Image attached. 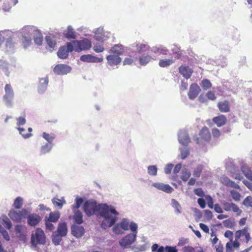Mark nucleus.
I'll list each match as a JSON object with an SVG mask.
<instances>
[{
	"label": "nucleus",
	"instance_id": "39448f33",
	"mask_svg": "<svg viewBox=\"0 0 252 252\" xmlns=\"http://www.w3.org/2000/svg\"><path fill=\"white\" fill-rule=\"evenodd\" d=\"M73 43L74 45V50L78 52L89 49L91 47V42L87 39L80 41L75 40L73 41Z\"/></svg>",
	"mask_w": 252,
	"mask_h": 252
},
{
	"label": "nucleus",
	"instance_id": "72a5a7b5",
	"mask_svg": "<svg viewBox=\"0 0 252 252\" xmlns=\"http://www.w3.org/2000/svg\"><path fill=\"white\" fill-rule=\"evenodd\" d=\"M45 40L47 45L50 48L53 49L56 46V42L52 37L47 36L45 38Z\"/></svg>",
	"mask_w": 252,
	"mask_h": 252
},
{
	"label": "nucleus",
	"instance_id": "bf43d9fd",
	"mask_svg": "<svg viewBox=\"0 0 252 252\" xmlns=\"http://www.w3.org/2000/svg\"><path fill=\"white\" fill-rule=\"evenodd\" d=\"M3 225L5 228L9 230L11 228L12 223L8 218H6L5 219L3 220Z\"/></svg>",
	"mask_w": 252,
	"mask_h": 252
},
{
	"label": "nucleus",
	"instance_id": "338daca9",
	"mask_svg": "<svg viewBox=\"0 0 252 252\" xmlns=\"http://www.w3.org/2000/svg\"><path fill=\"white\" fill-rule=\"evenodd\" d=\"M66 48L68 53L71 52L73 50H74V45L73 42H67Z\"/></svg>",
	"mask_w": 252,
	"mask_h": 252
},
{
	"label": "nucleus",
	"instance_id": "5fc2aeb1",
	"mask_svg": "<svg viewBox=\"0 0 252 252\" xmlns=\"http://www.w3.org/2000/svg\"><path fill=\"white\" fill-rule=\"evenodd\" d=\"M206 96L207 98L211 100H215L216 99V96L215 95V93L214 91H210L207 92L206 94Z\"/></svg>",
	"mask_w": 252,
	"mask_h": 252
},
{
	"label": "nucleus",
	"instance_id": "0e129e2a",
	"mask_svg": "<svg viewBox=\"0 0 252 252\" xmlns=\"http://www.w3.org/2000/svg\"><path fill=\"white\" fill-rule=\"evenodd\" d=\"M121 227L120 224H117L115 225L113 228V231L117 234H119L122 233Z\"/></svg>",
	"mask_w": 252,
	"mask_h": 252
},
{
	"label": "nucleus",
	"instance_id": "13d9d810",
	"mask_svg": "<svg viewBox=\"0 0 252 252\" xmlns=\"http://www.w3.org/2000/svg\"><path fill=\"white\" fill-rule=\"evenodd\" d=\"M0 232L1 233L3 238L6 240L9 241L10 239L8 232L5 230L1 225H0Z\"/></svg>",
	"mask_w": 252,
	"mask_h": 252
},
{
	"label": "nucleus",
	"instance_id": "603ef678",
	"mask_svg": "<svg viewBox=\"0 0 252 252\" xmlns=\"http://www.w3.org/2000/svg\"><path fill=\"white\" fill-rule=\"evenodd\" d=\"M51 149V146L48 144L42 146L41 148L40 152L41 154H45L48 153Z\"/></svg>",
	"mask_w": 252,
	"mask_h": 252
},
{
	"label": "nucleus",
	"instance_id": "a878e982",
	"mask_svg": "<svg viewBox=\"0 0 252 252\" xmlns=\"http://www.w3.org/2000/svg\"><path fill=\"white\" fill-rule=\"evenodd\" d=\"M33 34V40L35 43L39 45H41L43 41V36L41 33L37 30H34Z\"/></svg>",
	"mask_w": 252,
	"mask_h": 252
},
{
	"label": "nucleus",
	"instance_id": "6e6d98bb",
	"mask_svg": "<svg viewBox=\"0 0 252 252\" xmlns=\"http://www.w3.org/2000/svg\"><path fill=\"white\" fill-rule=\"evenodd\" d=\"M94 39L98 42H103L104 40V35L102 33L95 32L94 34Z\"/></svg>",
	"mask_w": 252,
	"mask_h": 252
},
{
	"label": "nucleus",
	"instance_id": "423d86ee",
	"mask_svg": "<svg viewBox=\"0 0 252 252\" xmlns=\"http://www.w3.org/2000/svg\"><path fill=\"white\" fill-rule=\"evenodd\" d=\"M223 209L226 212L232 211L239 216L242 213V210L235 203L231 202L223 201L221 203Z\"/></svg>",
	"mask_w": 252,
	"mask_h": 252
},
{
	"label": "nucleus",
	"instance_id": "f03ea898",
	"mask_svg": "<svg viewBox=\"0 0 252 252\" xmlns=\"http://www.w3.org/2000/svg\"><path fill=\"white\" fill-rule=\"evenodd\" d=\"M67 231L66 222H60L58 224L57 230L54 232L52 235V242L55 245L57 246L60 244L62 240V237L66 236Z\"/></svg>",
	"mask_w": 252,
	"mask_h": 252
},
{
	"label": "nucleus",
	"instance_id": "1a4fd4ad",
	"mask_svg": "<svg viewBox=\"0 0 252 252\" xmlns=\"http://www.w3.org/2000/svg\"><path fill=\"white\" fill-rule=\"evenodd\" d=\"M71 68L65 64H58L54 68V72L58 75H64L70 72Z\"/></svg>",
	"mask_w": 252,
	"mask_h": 252
},
{
	"label": "nucleus",
	"instance_id": "4d7b16f0",
	"mask_svg": "<svg viewBox=\"0 0 252 252\" xmlns=\"http://www.w3.org/2000/svg\"><path fill=\"white\" fill-rule=\"evenodd\" d=\"M189 243V239L186 238H181L179 239L178 243V246H183L184 245L187 244Z\"/></svg>",
	"mask_w": 252,
	"mask_h": 252
},
{
	"label": "nucleus",
	"instance_id": "ddd939ff",
	"mask_svg": "<svg viewBox=\"0 0 252 252\" xmlns=\"http://www.w3.org/2000/svg\"><path fill=\"white\" fill-rule=\"evenodd\" d=\"M217 106L220 111L222 113H228L230 111V104L227 100L219 102Z\"/></svg>",
	"mask_w": 252,
	"mask_h": 252
},
{
	"label": "nucleus",
	"instance_id": "9d476101",
	"mask_svg": "<svg viewBox=\"0 0 252 252\" xmlns=\"http://www.w3.org/2000/svg\"><path fill=\"white\" fill-rule=\"evenodd\" d=\"M136 237V233L129 234L121 240L120 244L123 247L129 246L135 241Z\"/></svg>",
	"mask_w": 252,
	"mask_h": 252
},
{
	"label": "nucleus",
	"instance_id": "f257e3e1",
	"mask_svg": "<svg viewBox=\"0 0 252 252\" xmlns=\"http://www.w3.org/2000/svg\"><path fill=\"white\" fill-rule=\"evenodd\" d=\"M83 210L88 216L98 212L100 216L103 218L101 227L104 229L114 225L119 215L118 212L113 206L106 204H100L97 206L96 202L93 200H87L84 203Z\"/></svg>",
	"mask_w": 252,
	"mask_h": 252
},
{
	"label": "nucleus",
	"instance_id": "aec40b11",
	"mask_svg": "<svg viewBox=\"0 0 252 252\" xmlns=\"http://www.w3.org/2000/svg\"><path fill=\"white\" fill-rule=\"evenodd\" d=\"M179 72L186 79L189 78L193 72L189 66L181 65L179 68Z\"/></svg>",
	"mask_w": 252,
	"mask_h": 252
},
{
	"label": "nucleus",
	"instance_id": "b1692460",
	"mask_svg": "<svg viewBox=\"0 0 252 252\" xmlns=\"http://www.w3.org/2000/svg\"><path fill=\"white\" fill-rule=\"evenodd\" d=\"M64 36L68 39H75L76 34L71 26H68L67 30L63 32Z\"/></svg>",
	"mask_w": 252,
	"mask_h": 252
},
{
	"label": "nucleus",
	"instance_id": "5701e85b",
	"mask_svg": "<svg viewBox=\"0 0 252 252\" xmlns=\"http://www.w3.org/2000/svg\"><path fill=\"white\" fill-rule=\"evenodd\" d=\"M124 51L123 45L121 44H115L110 49L109 52L117 55H122Z\"/></svg>",
	"mask_w": 252,
	"mask_h": 252
},
{
	"label": "nucleus",
	"instance_id": "4c0bfd02",
	"mask_svg": "<svg viewBox=\"0 0 252 252\" xmlns=\"http://www.w3.org/2000/svg\"><path fill=\"white\" fill-rule=\"evenodd\" d=\"M153 252H165V247L163 246L159 247L157 244H154L151 248Z\"/></svg>",
	"mask_w": 252,
	"mask_h": 252
},
{
	"label": "nucleus",
	"instance_id": "4468645a",
	"mask_svg": "<svg viewBox=\"0 0 252 252\" xmlns=\"http://www.w3.org/2000/svg\"><path fill=\"white\" fill-rule=\"evenodd\" d=\"M153 186L158 189L169 193L173 191V189L168 184H164L161 183H155Z\"/></svg>",
	"mask_w": 252,
	"mask_h": 252
},
{
	"label": "nucleus",
	"instance_id": "864d4df0",
	"mask_svg": "<svg viewBox=\"0 0 252 252\" xmlns=\"http://www.w3.org/2000/svg\"><path fill=\"white\" fill-rule=\"evenodd\" d=\"M190 173L188 171H183L181 176V178L184 181H187L188 180L190 176Z\"/></svg>",
	"mask_w": 252,
	"mask_h": 252
},
{
	"label": "nucleus",
	"instance_id": "9b49d317",
	"mask_svg": "<svg viewBox=\"0 0 252 252\" xmlns=\"http://www.w3.org/2000/svg\"><path fill=\"white\" fill-rule=\"evenodd\" d=\"M80 60L87 63H101L103 61V58L88 54L81 56Z\"/></svg>",
	"mask_w": 252,
	"mask_h": 252
},
{
	"label": "nucleus",
	"instance_id": "20e7f679",
	"mask_svg": "<svg viewBox=\"0 0 252 252\" xmlns=\"http://www.w3.org/2000/svg\"><path fill=\"white\" fill-rule=\"evenodd\" d=\"M28 211L26 209H23L21 211L11 210L8 213L10 218L14 222H20L23 219L28 215Z\"/></svg>",
	"mask_w": 252,
	"mask_h": 252
},
{
	"label": "nucleus",
	"instance_id": "37998d69",
	"mask_svg": "<svg viewBox=\"0 0 252 252\" xmlns=\"http://www.w3.org/2000/svg\"><path fill=\"white\" fill-rule=\"evenodd\" d=\"M203 170V166L201 165H198L196 168L194 169L193 175L197 178H198L200 176L201 173Z\"/></svg>",
	"mask_w": 252,
	"mask_h": 252
},
{
	"label": "nucleus",
	"instance_id": "de8ad7c7",
	"mask_svg": "<svg viewBox=\"0 0 252 252\" xmlns=\"http://www.w3.org/2000/svg\"><path fill=\"white\" fill-rule=\"evenodd\" d=\"M23 227L22 225H16L15 226V232L18 235V237H21L23 236Z\"/></svg>",
	"mask_w": 252,
	"mask_h": 252
},
{
	"label": "nucleus",
	"instance_id": "0eeeda50",
	"mask_svg": "<svg viewBox=\"0 0 252 252\" xmlns=\"http://www.w3.org/2000/svg\"><path fill=\"white\" fill-rule=\"evenodd\" d=\"M200 137H196L194 139L197 144H199L201 140L204 141H208L211 139V134L208 128L206 126H204L200 131L199 132Z\"/></svg>",
	"mask_w": 252,
	"mask_h": 252
},
{
	"label": "nucleus",
	"instance_id": "49530a36",
	"mask_svg": "<svg viewBox=\"0 0 252 252\" xmlns=\"http://www.w3.org/2000/svg\"><path fill=\"white\" fill-rule=\"evenodd\" d=\"M52 221H49V220H46V218L45 219V228L46 230H48L50 231L53 230L55 228L54 225L52 223Z\"/></svg>",
	"mask_w": 252,
	"mask_h": 252
},
{
	"label": "nucleus",
	"instance_id": "f704fd0d",
	"mask_svg": "<svg viewBox=\"0 0 252 252\" xmlns=\"http://www.w3.org/2000/svg\"><path fill=\"white\" fill-rule=\"evenodd\" d=\"M22 43L24 48H26L29 46L32 41L31 37L30 35L28 36H23L22 38Z\"/></svg>",
	"mask_w": 252,
	"mask_h": 252
},
{
	"label": "nucleus",
	"instance_id": "a211bd4d",
	"mask_svg": "<svg viewBox=\"0 0 252 252\" xmlns=\"http://www.w3.org/2000/svg\"><path fill=\"white\" fill-rule=\"evenodd\" d=\"M213 122L215 123L218 127L224 126L227 122V118L224 115H220L213 118Z\"/></svg>",
	"mask_w": 252,
	"mask_h": 252
},
{
	"label": "nucleus",
	"instance_id": "a18cd8bd",
	"mask_svg": "<svg viewBox=\"0 0 252 252\" xmlns=\"http://www.w3.org/2000/svg\"><path fill=\"white\" fill-rule=\"evenodd\" d=\"M243 204L247 207H252V197L250 196L246 197L243 200Z\"/></svg>",
	"mask_w": 252,
	"mask_h": 252
},
{
	"label": "nucleus",
	"instance_id": "6e6552de",
	"mask_svg": "<svg viewBox=\"0 0 252 252\" xmlns=\"http://www.w3.org/2000/svg\"><path fill=\"white\" fill-rule=\"evenodd\" d=\"M201 90L198 85L196 83H192L190 85L188 96L190 99H194L199 94Z\"/></svg>",
	"mask_w": 252,
	"mask_h": 252
},
{
	"label": "nucleus",
	"instance_id": "c9c22d12",
	"mask_svg": "<svg viewBox=\"0 0 252 252\" xmlns=\"http://www.w3.org/2000/svg\"><path fill=\"white\" fill-rule=\"evenodd\" d=\"M93 49L96 53L102 52L104 50V48L103 47V44L102 42H96L94 44Z\"/></svg>",
	"mask_w": 252,
	"mask_h": 252
},
{
	"label": "nucleus",
	"instance_id": "774afa93",
	"mask_svg": "<svg viewBox=\"0 0 252 252\" xmlns=\"http://www.w3.org/2000/svg\"><path fill=\"white\" fill-rule=\"evenodd\" d=\"M165 252H178L177 249L175 247L166 246Z\"/></svg>",
	"mask_w": 252,
	"mask_h": 252
},
{
	"label": "nucleus",
	"instance_id": "cd10ccee",
	"mask_svg": "<svg viewBox=\"0 0 252 252\" xmlns=\"http://www.w3.org/2000/svg\"><path fill=\"white\" fill-rule=\"evenodd\" d=\"M241 170L247 178L252 182V171L250 168L246 166H243L241 167Z\"/></svg>",
	"mask_w": 252,
	"mask_h": 252
},
{
	"label": "nucleus",
	"instance_id": "c03bdc74",
	"mask_svg": "<svg viewBox=\"0 0 252 252\" xmlns=\"http://www.w3.org/2000/svg\"><path fill=\"white\" fill-rule=\"evenodd\" d=\"M148 172L152 176H155L157 174V168L155 165L149 166L148 167Z\"/></svg>",
	"mask_w": 252,
	"mask_h": 252
},
{
	"label": "nucleus",
	"instance_id": "052dcab7",
	"mask_svg": "<svg viewBox=\"0 0 252 252\" xmlns=\"http://www.w3.org/2000/svg\"><path fill=\"white\" fill-rule=\"evenodd\" d=\"M120 225L122 229L124 230H126L128 229L129 223L126 220L124 219L121 222Z\"/></svg>",
	"mask_w": 252,
	"mask_h": 252
},
{
	"label": "nucleus",
	"instance_id": "7c9ffc66",
	"mask_svg": "<svg viewBox=\"0 0 252 252\" xmlns=\"http://www.w3.org/2000/svg\"><path fill=\"white\" fill-rule=\"evenodd\" d=\"M23 205V199L20 196L17 197L14 201L13 207L16 209H21Z\"/></svg>",
	"mask_w": 252,
	"mask_h": 252
},
{
	"label": "nucleus",
	"instance_id": "79ce46f5",
	"mask_svg": "<svg viewBox=\"0 0 252 252\" xmlns=\"http://www.w3.org/2000/svg\"><path fill=\"white\" fill-rule=\"evenodd\" d=\"M171 202L172 207L175 208L176 212L179 214L181 213V206L179 202L175 199H172Z\"/></svg>",
	"mask_w": 252,
	"mask_h": 252
},
{
	"label": "nucleus",
	"instance_id": "e433bc0d",
	"mask_svg": "<svg viewBox=\"0 0 252 252\" xmlns=\"http://www.w3.org/2000/svg\"><path fill=\"white\" fill-rule=\"evenodd\" d=\"M173 61L171 59H162L159 62V65L161 67H165L171 64Z\"/></svg>",
	"mask_w": 252,
	"mask_h": 252
},
{
	"label": "nucleus",
	"instance_id": "2f4dec72",
	"mask_svg": "<svg viewBox=\"0 0 252 252\" xmlns=\"http://www.w3.org/2000/svg\"><path fill=\"white\" fill-rule=\"evenodd\" d=\"M200 85L203 90H207L211 88L212 86V83L210 80L207 79H203L201 81Z\"/></svg>",
	"mask_w": 252,
	"mask_h": 252
},
{
	"label": "nucleus",
	"instance_id": "bb28decb",
	"mask_svg": "<svg viewBox=\"0 0 252 252\" xmlns=\"http://www.w3.org/2000/svg\"><path fill=\"white\" fill-rule=\"evenodd\" d=\"M150 47L147 44L140 42L136 43V50L138 53L144 52L149 50Z\"/></svg>",
	"mask_w": 252,
	"mask_h": 252
},
{
	"label": "nucleus",
	"instance_id": "09e8293b",
	"mask_svg": "<svg viewBox=\"0 0 252 252\" xmlns=\"http://www.w3.org/2000/svg\"><path fill=\"white\" fill-rule=\"evenodd\" d=\"M83 202V199L82 198H76L75 199V204L72 206V209H78Z\"/></svg>",
	"mask_w": 252,
	"mask_h": 252
},
{
	"label": "nucleus",
	"instance_id": "7ed1b4c3",
	"mask_svg": "<svg viewBox=\"0 0 252 252\" xmlns=\"http://www.w3.org/2000/svg\"><path fill=\"white\" fill-rule=\"evenodd\" d=\"M46 237L44 231L40 228L35 229L31 236V243L34 247L37 245H44L45 243Z\"/></svg>",
	"mask_w": 252,
	"mask_h": 252
},
{
	"label": "nucleus",
	"instance_id": "6ab92c4d",
	"mask_svg": "<svg viewBox=\"0 0 252 252\" xmlns=\"http://www.w3.org/2000/svg\"><path fill=\"white\" fill-rule=\"evenodd\" d=\"M71 231L74 236L77 238H80L83 235L84 229L81 226L73 225L71 227Z\"/></svg>",
	"mask_w": 252,
	"mask_h": 252
},
{
	"label": "nucleus",
	"instance_id": "dca6fc26",
	"mask_svg": "<svg viewBox=\"0 0 252 252\" xmlns=\"http://www.w3.org/2000/svg\"><path fill=\"white\" fill-rule=\"evenodd\" d=\"M106 59L108 63L111 66L119 64L122 61L121 58L117 55H109L107 56Z\"/></svg>",
	"mask_w": 252,
	"mask_h": 252
},
{
	"label": "nucleus",
	"instance_id": "2eb2a0df",
	"mask_svg": "<svg viewBox=\"0 0 252 252\" xmlns=\"http://www.w3.org/2000/svg\"><path fill=\"white\" fill-rule=\"evenodd\" d=\"M178 140L180 144L185 146H188L190 142L189 134L185 131L180 132Z\"/></svg>",
	"mask_w": 252,
	"mask_h": 252
},
{
	"label": "nucleus",
	"instance_id": "8fccbe9b",
	"mask_svg": "<svg viewBox=\"0 0 252 252\" xmlns=\"http://www.w3.org/2000/svg\"><path fill=\"white\" fill-rule=\"evenodd\" d=\"M189 155V148H184L181 149V155L182 159H185Z\"/></svg>",
	"mask_w": 252,
	"mask_h": 252
},
{
	"label": "nucleus",
	"instance_id": "680f3d73",
	"mask_svg": "<svg viewBox=\"0 0 252 252\" xmlns=\"http://www.w3.org/2000/svg\"><path fill=\"white\" fill-rule=\"evenodd\" d=\"M194 192L198 196L203 197L204 196V192L201 188L195 189L194 190Z\"/></svg>",
	"mask_w": 252,
	"mask_h": 252
},
{
	"label": "nucleus",
	"instance_id": "473e14b6",
	"mask_svg": "<svg viewBox=\"0 0 252 252\" xmlns=\"http://www.w3.org/2000/svg\"><path fill=\"white\" fill-rule=\"evenodd\" d=\"M152 57L149 55H143L139 58V63L141 65H145L150 61Z\"/></svg>",
	"mask_w": 252,
	"mask_h": 252
},
{
	"label": "nucleus",
	"instance_id": "3c124183",
	"mask_svg": "<svg viewBox=\"0 0 252 252\" xmlns=\"http://www.w3.org/2000/svg\"><path fill=\"white\" fill-rule=\"evenodd\" d=\"M18 130L20 133L22 135L24 138H28L32 135L31 133H26V130L22 127H19Z\"/></svg>",
	"mask_w": 252,
	"mask_h": 252
},
{
	"label": "nucleus",
	"instance_id": "c85d7f7f",
	"mask_svg": "<svg viewBox=\"0 0 252 252\" xmlns=\"http://www.w3.org/2000/svg\"><path fill=\"white\" fill-rule=\"evenodd\" d=\"M60 214L58 212H51L49 215V217L46 220L49 221H52L53 222H57L60 219Z\"/></svg>",
	"mask_w": 252,
	"mask_h": 252
},
{
	"label": "nucleus",
	"instance_id": "a19ab883",
	"mask_svg": "<svg viewBox=\"0 0 252 252\" xmlns=\"http://www.w3.org/2000/svg\"><path fill=\"white\" fill-rule=\"evenodd\" d=\"M230 194L232 198L236 201H239L241 199V194L240 193L235 190H232L230 191Z\"/></svg>",
	"mask_w": 252,
	"mask_h": 252
},
{
	"label": "nucleus",
	"instance_id": "c756f323",
	"mask_svg": "<svg viewBox=\"0 0 252 252\" xmlns=\"http://www.w3.org/2000/svg\"><path fill=\"white\" fill-rule=\"evenodd\" d=\"M73 219L76 223L77 224H81L83 222V215L81 212L80 211H76L75 212Z\"/></svg>",
	"mask_w": 252,
	"mask_h": 252
},
{
	"label": "nucleus",
	"instance_id": "69168bd1",
	"mask_svg": "<svg viewBox=\"0 0 252 252\" xmlns=\"http://www.w3.org/2000/svg\"><path fill=\"white\" fill-rule=\"evenodd\" d=\"M173 167V164H168L164 168L165 173L167 174H170Z\"/></svg>",
	"mask_w": 252,
	"mask_h": 252
},
{
	"label": "nucleus",
	"instance_id": "e2e57ef3",
	"mask_svg": "<svg viewBox=\"0 0 252 252\" xmlns=\"http://www.w3.org/2000/svg\"><path fill=\"white\" fill-rule=\"evenodd\" d=\"M233 246L232 241H229L226 244V252H232Z\"/></svg>",
	"mask_w": 252,
	"mask_h": 252
},
{
	"label": "nucleus",
	"instance_id": "412c9836",
	"mask_svg": "<svg viewBox=\"0 0 252 252\" xmlns=\"http://www.w3.org/2000/svg\"><path fill=\"white\" fill-rule=\"evenodd\" d=\"M5 94L4 99L7 101L10 100L14 96V92L10 84H6L4 88Z\"/></svg>",
	"mask_w": 252,
	"mask_h": 252
},
{
	"label": "nucleus",
	"instance_id": "f3484780",
	"mask_svg": "<svg viewBox=\"0 0 252 252\" xmlns=\"http://www.w3.org/2000/svg\"><path fill=\"white\" fill-rule=\"evenodd\" d=\"M242 236H245L246 242L248 243L250 241L251 237L250 233L248 231V228L247 227H245L242 230L237 231L235 233V237H236V239H239Z\"/></svg>",
	"mask_w": 252,
	"mask_h": 252
},
{
	"label": "nucleus",
	"instance_id": "58836bf2",
	"mask_svg": "<svg viewBox=\"0 0 252 252\" xmlns=\"http://www.w3.org/2000/svg\"><path fill=\"white\" fill-rule=\"evenodd\" d=\"M42 137L49 143H51L55 138V135L54 133L49 134L46 132H43Z\"/></svg>",
	"mask_w": 252,
	"mask_h": 252
},
{
	"label": "nucleus",
	"instance_id": "4be33fe9",
	"mask_svg": "<svg viewBox=\"0 0 252 252\" xmlns=\"http://www.w3.org/2000/svg\"><path fill=\"white\" fill-rule=\"evenodd\" d=\"M221 183L225 186L234 188L236 189H240V186L236 184L234 182L230 180L227 177H223L221 179Z\"/></svg>",
	"mask_w": 252,
	"mask_h": 252
},
{
	"label": "nucleus",
	"instance_id": "ea45409f",
	"mask_svg": "<svg viewBox=\"0 0 252 252\" xmlns=\"http://www.w3.org/2000/svg\"><path fill=\"white\" fill-rule=\"evenodd\" d=\"M52 201L55 206L59 207L60 208H61L63 207V204L65 203L64 200H62L55 197L52 199Z\"/></svg>",
	"mask_w": 252,
	"mask_h": 252
},
{
	"label": "nucleus",
	"instance_id": "393cba45",
	"mask_svg": "<svg viewBox=\"0 0 252 252\" xmlns=\"http://www.w3.org/2000/svg\"><path fill=\"white\" fill-rule=\"evenodd\" d=\"M58 56L59 58L65 59L68 57V52L64 46H61L57 52Z\"/></svg>",
	"mask_w": 252,
	"mask_h": 252
},
{
	"label": "nucleus",
	"instance_id": "f8f14e48",
	"mask_svg": "<svg viewBox=\"0 0 252 252\" xmlns=\"http://www.w3.org/2000/svg\"><path fill=\"white\" fill-rule=\"evenodd\" d=\"M41 220V217L36 214H30L28 217V223L29 225L34 226L37 225Z\"/></svg>",
	"mask_w": 252,
	"mask_h": 252
}]
</instances>
